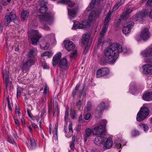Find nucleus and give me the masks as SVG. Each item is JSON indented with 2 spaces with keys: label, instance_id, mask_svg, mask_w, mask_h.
Instances as JSON below:
<instances>
[{
  "label": "nucleus",
  "instance_id": "obj_30",
  "mask_svg": "<svg viewBox=\"0 0 152 152\" xmlns=\"http://www.w3.org/2000/svg\"><path fill=\"white\" fill-rule=\"evenodd\" d=\"M29 15V12L27 10H23L21 13V18L23 20L26 19Z\"/></svg>",
  "mask_w": 152,
  "mask_h": 152
},
{
  "label": "nucleus",
  "instance_id": "obj_2",
  "mask_svg": "<svg viewBox=\"0 0 152 152\" xmlns=\"http://www.w3.org/2000/svg\"><path fill=\"white\" fill-rule=\"evenodd\" d=\"M94 143L96 145L100 146L101 145L103 146L104 149H107L110 148L112 146L113 142L112 138L109 137L107 139L101 136L96 137L94 141Z\"/></svg>",
  "mask_w": 152,
  "mask_h": 152
},
{
  "label": "nucleus",
  "instance_id": "obj_31",
  "mask_svg": "<svg viewBox=\"0 0 152 152\" xmlns=\"http://www.w3.org/2000/svg\"><path fill=\"white\" fill-rule=\"evenodd\" d=\"M96 12L95 10H93L91 12L88 17V20L90 21H92L94 19L96 16Z\"/></svg>",
  "mask_w": 152,
  "mask_h": 152
},
{
  "label": "nucleus",
  "instance_id": "obj_35",
  "mask_svg": "<svg viewBox=\"0 0 152 152\" xmlns=\"http://www.w3.org/2000/svg\"><path fill=\"white\" fill-rule=\"evenodd\" d=\"M10 16H8L7 15L5 16L4 21L6 26H8L11 21L13 20L11 19V18L10 17Z\"/></svg>",
  "mask_w": 152,
  "mask_h": 152
},
{
  "label": "nucleus",
  "instance_id": "obj_17",
  "mask_svg": "<svg viewBox=\"0 0 152 152\" xmlns=\"http://www.w3.org/2000/svg\"><path fill=\"white\" fill-rule=\"evenodd\" d=\"M137 91L136 82H132L130 84L129 92L133 95H135Z\"/></svg>",
  "mask_w": 152,
  "mask_h": 152
},
{
  "label": "nucleus",
  "instance_id": "obj_34",
  "mask_svg": "<svg viewBox=\"0 0 152 152\" xmlns=\"http://www.w3.org/2000/svg\"><path fill=\"white\" fill-rule=\"evenodd\" d=\"M145 13L144 12H140L136 13L135 15V17L139 19H143L145 17Z\"/></svg>",
  "mask_w": 152,
  "mask_h": 152
},
{
  "label": "nucleus",
  "instance_id": "obj_36",
  "mask_svg": "<svg viewBox=\"0 0 152 152\" xmlns=\"http://www.w3.org/2000/svg\"><path fill=\"white\" fill-rule=\"evenodd\" d=\"M96 2V0H92L89 6L87 8L86 10L88 11L91 10L94 7V5Z\"/></svg>",
  "mask_w": 152,
  "mask_h": 152
},
{
  "label": "nucleus",
  "instance_id": "obj_28",
  "mask_svg": "<svg viewBox=\"0 0 152 152\" xmlns=\"http://www.w3.org/2000/svg\"><path fill=\"white\" fill-rule=\"evenodd\" d=\"M111 19H109L108 17H106L104 22V26L102 30L107 31L109 25L110 21Z\"/></svg>",
  "mask_w": 152,
  "mask_h": 152
},
{
  "label": "nucleus",
  "instance_id": "obj_48",
  "mask_svg": "<svg viewBox=\"0 0 152 152\" xmlns=\"http://www.w3.org/2000/svg\"><path fill=\"white\" fill-rule=\"evenodd\" d=\"M69 116V112L68 110H66L64 116V121L65 122L67 123Z\"/></svg>",
  "mask_w": 152,
  "mask_h": 152
},
{
  "label": "nucleus",
  "instance_id": "obj_52",
  "mask_svg": "<svg viewBox=\"0 0 152 152\" xmlns=\"http://www.w3.org/2000/svg\"><path fill=\"white\" fill-rule=\"evenodd\" d=\"M91 117V115L90 113H87L84 116V119L86 120H89Z\"/></svg>",
  "mask_w": 152,
  "mask_h": 152
},
{
  "label": "nucleus",
  "instance_id": "obj_38",
  "mask_svg": "<svg viewBox=\"0 0 152 152\" xmlns=\"http://www.w3.org/2000/svg\"><path fill=\"white\" fill-rule=\"evenodd\" d=\"M124 1L125 0H120L117 4L114 5L113 7V9L115 10L117 9L120 6L124 3Z\"/></svg>",
  "mask_w": 152,
  "mask_h": 152
},
{
  "label": "nucleus",
  "instance_id": "obj_5",
  "mask_svg": "<svg viewBox=\"0 0 152 152\" xmlns=\"http://www.w3.org/2000/svg\"><path fill=\"white\" fill-rule=\"evenodd\" d=\"M149 113V110L147 107H142L137 114V120L139 122L142 121L147 117Z\"/></svg>",
  "mask_w": 152,
  "mask_h": 152
},
{
  "label": "nucleus",
  "instance_id": "obj_57",
  "mask_svg": "<svg viewBox=\"0 0 152 152\" xmlns=\"http://www.w3.org/2000/svg\"><path fill=\"white\" fill-rule=\"evenodd\" d=\"M12 134L15 138L16 139L18 138V136L16 132L14 131L12 132Z\"/></svg>",
  "mask_w": 152,
  "mask_h": 152
},
{
  "label": "nucleus",
  "instance_id": "obj_16",
  "mask_svg": "<svg viewBox=\"0 0 152 152\" xmlns=\"http://www.w3.org/2000/svg\"><path fill=\"white\" fill-rule=\"evenodd\" d=\"M132 11V9L129 8L127 9L123 14L121 16L119 19L120 22L122 20H125L129 17V14Z\"/></svg>",
  "mask_w": 152,
  "mask_h": 152
},
{
  "label": "nucleus",
  "instance_id": "obj_18",
  "mask_svg": "<svg viewBox=\"0 0 152 152\" xmlns=\"http://www.w3.org/2000/svg\"><path fill=\"white\" fill-rule=\"evenodd\" d=\"M77 10V8L76 7L72 9L68 8V14L70 20L73 19V18L76 16Z\"/></svg>",
  "mask_w": 152,
  "mask_h": 152
},
{
  "label": "nucleus",
  "instance_id": "obj_6",
  "mask_svg": "<svg viewBox=\"0 0 152 152\" xmlns=\"http://www.w3.org/2000/svg\"><path fill=\"white\" fill-rule=\"evenodd\" d=\"M150 34L147 28H145L141 32L140 34H137L135 36L136 40L138 41H140L143 40L146 41L150 37Z\"/></svg>",
  "mask_w": 152,
  "mask_h": 152
},
{
  "label": "nucleus",
  "instance_id": "obj_3",
  "mask_svg": "<svg viewBox=\"0 0 152 152\" xmlns=\"http://www.w3.org/2000/svg\"><path fill=\"white\" fill-rule=\"evenodd\" d=\"M40 20L43 25V28L45 30H50V28L47 25H51L53 21V17L50 14H47L46 15H43L40 17Z\"/></svg>",
  "mask_w": 152,
  "mask_h": 152
},
{
  "label": "nucleus",
  "instance_id": "obj_19",
  "mask_svg": "<svg viewBox=\"0 0 152 152\" xmlns=\"http://www.w3.org/2000/svg\"><path fill=\"white\" fill-rule=\"evenodd\" d=\"M94 132L93 130L90 128H87L85 130V134L84 135V140L85 142H86L89 137L91 136L93 134Z\"/></svg>",
  "mask_w": 152,
  "mask_h": 152
},
{
  "label": "nucleus",
  "instance_id": "obj_43",
  "mask_svg": "<svg viewBox=\"0 0 152 152\" xmlns=\"http://www.w3.org/2000/svg\"><path fill=\"white\" fill-rule=\"evenodd\" d=\"M140 126L145 132L148 131L149 129L148 126L146 124L141 123L140 124Z\"/></svg>",
  "mask_w": 152,
  "mask_h": 152
},
{
  "label": "nucleus",
  "instance_id": "obj_10",
  "mask_svg": "<svg viewBox=\"0 0 152 152\" xmlns=\"http://www.w3.org/2000/svg\"><path fill=\"white\" fill-rule=\"evenodd\" d=\"M109 74V69L105 67L99 69L97 72L96 77H100L108 75Z\"/></svg>",
  "mask_w": 152,
  "mask_h": 152
},
{
  "label": "nucleus",
  "instance_id": "obj_9",
  "mask_svg": "<svg viewBox=\"0 0 152 152\" xmlns=\"http://www.w3.org/2000/svg\"><path fill=\"white\" fill-rule=\"evenodd\" d=\"M48 3V2H45L43 0L41 1L40 3L39 12L40 13L42 14V15H40L39 18L40 16L43 15H46L47 14H49L52 16L50 13L47 12V11L48 9L47 7L46 6V4Z\"/></svg>",
  "mask_w": 152,
  "mask_h": 152
},
{
  "label": "nucleus",
  "instance_id": "obj_20",
  "mask_svg": "<svg viewBox=\"0 0 152 152\" xmlns=\"http://www.w3.org/2000/svg\"><path fill=\"white\" fill-rule=\"evenodd\" d=\"M106 109V106L104 102H102L99 104L96 108V112L97 113L101 114Z\"/></svg>",
  "mask_w": 152,
  "mask_h": 152
},
{
  "label": "nucleus",
  "instance_id": "obj_51",
  "mask_svg": "<svg viewBox=\"0 0 152 152\" xmlns=\"http://www.w3.org/2000/svg\"><path fill=\"white\" fill-rule=\"evenodd\" d=\"M21 90H22V88L19 86H18L17 88V97L18 96L20 95Z\"/></svg>",
  "mask_w": 152,
  "mask_h": 152
},
{
  "label": "nucleus",
  "instance_id": "obj_63",
  "mask_svg": "<svg viewBox=\"0 0 152 152\" xmlns=\"http://www.w3.org/2000/svg\"><path fill=\"white\" fill-rule=\"evenodd\" d=\"M14 121L15 123L16 124L17 126H19L20 125V124L19 123V121L18 119H15Z\"/></svg>",
  "mask_w": 152,
  "mask_h": 152
},
{
  "label": "nucleus",
  "instance_id": "obj_44",
  "mask_svg": "<svg viewBox=\"0 0 152 152\" xmlns=\"http://www.w3.org/2000/svg\"><path fill=\"white\" fill-rule=\"evenodd\" d=\"M8 141L10 143L12 144H15L16 143L12 138V137L10 135L8 136Z\"/></svg>",
  "mask_w": 152,
  "mask_h": 152
},
{
  "label": "nucleus",
  "instance_id": "obj_11",
  "mask_svg": "<svg viewBox=\"0 0 152 152\" xmlns=\"http://www.w3.org/2000/svg\"><path fill=\"white\" fill-rule=\"evenodd\" d=\"M35 64V62L34 60L30 59L24 62L22 66V69L23 71L27 72L29 69Z\"/></svg>",
  "mask_w": 152,
  "mask_h": 152
},
{
  "label": "nucleus",
  "instance_id": "obj_7",
  "mask_svg": "<svg viewBox=\"0 0 152 152\" xmlns=\"http://www.w3.org/2000/svg\"><path fill=\"white\" fill-rule=\"evenodd\" d=\"M29 36L31 37L32 44L35 45L37 44L39 39L41 35L37 30H32L29 34Z\"/></svg>",
  "mask_w": 152,
  "mask_h": 152
},
{
  "label": "nucleus",
  "instance_id": "obj_55",
  "mask_svg": "<svg viewBox=\"0 0 152 152\" xmlns=\"http://www.w3.org/2000/svg\"><path fill=\"white\" fill-rule=\"evenodd\" d=\"M15 107V112L16 113L18 114L19 115V114H20V109L19 108H18L16 105Z\"/></svg>",
  "mask_w": 152,
  "mask_h": 152
},
{
  "label": "nucleus",
  "instance_id": "obj_42",
  "mask_svg": "<svg viewBox=\"0 0 152 152\" xmlns=\"http://www.w3.org/2000/svg\"><path fill=\"white\" fill-rule=\"evenodd\" d=\"M79 88V86L77 84L75 88L74 89L73 91L72 92V95L73 97H74V96H75L76 95L77 91L78 90Z\"/></svg>",
  "mask_w": 152,
  "mask_h": 152
},
{
  "label": "nucleus",
  "instance_id": "obj_33",
  "mask_svg": "<svg viewBox=\"0 0 152 152\" xmlns=\"http://www.w3.org/2000/svg\"><path fill=\"white\" fill-rule=\"evenodd\" d=\"M73 22H74V24L72 28V29H81V23L77 21H73Z\"/></svg>",
  "mask_w": 152,
  "mask_h": 152
},
{
  "label": "nucleus",
  "instance_id": "obj_4",
  "mask_svg": "<svg viewBox=\"0 0 152 152\" xmlns=\"http://www.w3.org/2000/svg\"><path fill=\"white\" fill-rule=\"evenodd\" d=\"M107 122L106 119L102 120L100 123L93 128L96 135H104L105 134V126Z\"/></svg>",
  "mask_w": 152,
  "mask_h": 152
},
{
  "label": "nucleus",
  "instance_id": "obj_23",
  "mask_svg": "<svg viewBox=\"0 0 152 152\" xmlns=\"http://www.w3.org/2000/svg\"><path fill=\"white\" fill-rule=\"evenodd\" d=\"M58 3L67 4L70 7H74L75 5V3L73 1H70V0H61L58 1Z\"/></svg>",
  "mask_w": 152,
  "mask_h": 152
},
{
  "label": "nucleus",
  "instance_id": "obj_64",
  "mask_svg": "<svg viewBox=\"0 0 152 152\" xmlns=\"http://www.w3.org/2000/svg\"><path fill=\"white\" fill-rule=\"evenodd\" d=\"M152 0H148L147 2V4L148 5H150L151 4Z\"/></svg>",
  "mask_w": 152,
  "mask_h": 152
},
{
  "label": "nucleus",
  "instance_id": "obj_40",
  "mask_svg": "<svg viewBox=\"0 0 152 152\" xmlns=\"http://www.w3.org/2000/svg\"><path fill=\"white\" fill-rule=\"evenodd\" d=\"M8 16H10V17L11 18V19L14 22L16 20L17 18L14 12H11L10 14L8 15Z\"/></svg>",
  "mask_w": 152,
  "mask_h": 152
},
{
  "label": "nucleus",
  "instance_id": "obj_21",
  "mask_svg": "<svg viewBox=\"0 0 152 152\" xmlns=\"http://www.w3.org/2000/svg\"><path fill=\"white\" fill-rule=\"evenodd\" d=\"M61 56V52H59L56 54L53 59V66H56L58 63Z\"/></svg>",
  "mask_w": 152,
  "mask_h": 152
},
{
  "label": "nucleus",
  "instance_id": "obj_32",
  "mask_svg": "<svg viewBox=\"0 0 152 152\" xmlns=\"http://www.w3.org/2000/svg\"><path fill=\"white\" fill-rule=\"evenodd\" d=\"M81 28L85 29L90 26V23L86 20L83 21L81 24Z\"/></svg>",
  "mask_w": 152,
  "mask_h": 152
},
{
  "label": "nucleus",
  "instance_id": "obj_58",
  "mask_svg": "<svg viewBox=\"0 0 152 152\" xmlns=\"http://www.w3.org/2000/svg\"><path fill=\"white\" fill-rule=\"evenodd\" d=\"M83 120L82 119V116L81 115H80L78 118V122L79 124L83 123Z\"/></svg>",
  "mask_w": 152,
  "mask_h": 152
},
{
  "label": "nucleus",
  "instance_id": "obj_59",
  "mask_svg": "<svg viewBox=\"0 0 152 152\" xmlns=\"http://www.w3.org/2000/svg\"><path fill=\"white\" fill-rule=\"evenodd\" d=\"M69 132H73L72 128V123H70L69 125Z\"/></svg>",
  "mask_w": 152,
  "mask_h": 152
},
{
  "label": "nucleus",
  "instance_id": "obj_27",
  "mask_svg": "<svg viewBox=\"0 0 152 152\" xmlns=\"http://www.w3.org/2000/svg\"><path fill=\"white\" fill-rule=\"evenodd\" d=\"M90 38V35L88 33L84 34L82 36V43L83 45H85L89 41Z\"/></svg>",
  "mask_w": 152,
  "mask_h": 152
},
{
  "label": "nucleus",
  "instance_id": "obj_26",
  "mask_svg": "<svg viewBox=\"0 0 152 152\" xmlns=\"http://www.w3.org/2000/svg\"><path fill=\"white\" fill-rule=\"evenodd\" d=\"M114 144H115V147L119 149L121 148L122 145H126V142L125 143H123V140H121V139L118 138V140H115L114 142Z\"/></svg>",
  "mask_w": 152,
  "mask_h": 152
},
{
  "label": "nucleus",
  "instance_id": "obj_12",
  "mask_svg": "<svg viewBox=\"0 0 152 152\" xmlns=\"http://www.w3.org/2000/svg\"><path fill=\"white\" fill-rule=\"evenodd\" d=\"M134 23L132 21L127 22L124 27L123 29V32L125 35L129 33L133 27Z\"/></svg>",
  "mask_w": 152,
  "mask_h": 152
},
{
  "label": "nucleus",
  "instance_id": "obj_47",
  "mask_svg": "<svg viewBox=\"0 0 152 152\" xmlns=\"http://www.w3.org/2000/svg\"><path fill=\"white\" fill-rule=\"evenodd\" d=\"M59 113V110L58 107V104L57 102L56 103L55 109L54 110L53 115L54 116L55 114H58Z\"/></svg>",
  "mask_w": 152,
  "mask_h": 152
},
{
  "label": "nucleus",
  "instance_id": "obj_1",
  "mask_svg": "<svg viewBox=\"0 0 152 152\" xmlns=\"http://www.w3.org/2000/svg\"><path fill=\"white\" fill-rule=\"evenodd\" d=\"M123 52L124 53H129V50L126 48H122V46L119 43H114L108 47L104 51L105 59L103 64L109 62L113 63L119 56V53Z\"/></svg>",
  "mask_w": 152,
  "mask_h": 152
},
{
  "label": "nucleus",
  "instance_id": "obj_49",
  "mask_svg": "<svg viewBox=\"0 0 152 152\" xmlns=\"http://www.w3.org/2000/svg\"><path fill=\"white\" fill-rule=\"evenodd\" d=\"M91 109V103L90 102H87V112L90 111Z\"/></svg>",
  "mask_w": 152,
  "mask_h": 152
},
{
  "label": "nucleus",
  "instance_id": "obj_50",
  "mask_svg": "<svg viewBox=\"0 0 152 152\" xmlns=\"http://www.w3.org/2000/svg\"><path fill=\"white\" fill-rule=\"evenodd\" d=\"M90 44L88 43L86 47H85V50L84 51L83 53L85 54H86L88 51L89 50L90 48Z\"/></svg>",
  "mask_w": 152,
  "mask_h": 152
},
{
  "label": "nucleus",
  "instance_id": "obj_62",
  "mask_svg": "<svg viewBox=\"0 0 152 152\" xmlns=\"http://www.w3.org/2000/svg\"><path fill=\"white\" fill-rule=\"evenodd\" d=\"M75 136H73L72 138V141L70 142L72 143H75Z\"/></svg>",
  "mask_w": 152,
  "mask_h": 152
},
{
  "label": "nucleus",
  "instance_id": "obj_45",
  "mask_svg": "<svg viewBox=\"0 0 152 152\" xmlns=\"http://www.w3.org/2000/svg\"><path fill=\"white\" fill-rule=\"evenodd\" d=\"M53 55V53H52L50 52L46 51L42 54V56H47L48 57H50L51 56Z\"/></svg>",
  "mask_w": 152,
  "mask_h": 152
},
{
  "label": "nucleus",
  "instance_id": "obj_25",
  "mask_svg": "<svg viewBox=\"0 0 152 152\" xmlns=\"http://www.w3.org/2000/svg\"><path fill=\"white\" fill-rule=\"evenodd\" d=\"M67 62L65 58H62L59 62V66L60 68H64L67 67Z\"/></svg>",
  "mask_w": 152,
  "mask_h": 152
},
{
  "label": "nucleus",
  "instance_id": "obj_41",
  "mask_svg": "<svg viewBox=\"0 0 152 152\" xmlns=\"http://www.w3.org/2000/svg\"><path fill=\"white\" fill-rule=\"evenodd\" d=\"M35 54V50L34 49H31L28 53V56L30 58L34 57Z\"/></svg>",
  "mask_w": 152,
  "mask_h": 152
},
{
  "label": "nucleus",
  "instance_id": "obj_60",
  "mask_svg": "<svg viewBox=\"0 0 152 152\" xmlns=\"http://www.w3.org/2000/svg\"><path fill=\"white\" fill-rule=\"evenodd\" d=\"M75 143H70V147L71 149L73 150L75 148Z\"/></svg>",
  "mask_w": 152,
  "mask_h": 152
},
{
  "label": "nucleus",
  "instance_id": "obj_46",
  "mask_svg": "<svg viewBox=\"0 0 152 152\" xmlns=\"http://www.w3.org/2000/svg\"><path fill=\"white\" fill-rule=\"evenodd\" d=\"M106 31H104L102 30L101 32L100 33L99 37L98 38V39L102 40V38L103 37L104 33L106 32Z\"/></svg>",
  "mask_w": 152,
  "mask_h": 152
},
{
  "label": "nucleus",
  "instance_id": "obj_13",
  "mask_svg": "<svg viewBox=\"0 0 152 152\" xmlns=\"http://www.w3.org/2000/svg\"><path fill=\"white\" fill-rule=\"evenodd\" d=\"M64 45L65 49L69 51L73 50L75 48V44L69 40H65L64 42Z\"/></svg>",
  "mask_w": 152,
  "mask_h": 152
},
{
  "label": "nucleus",
  "instance_id": "obj_37",
  "mask_svg": "<svg viewBox=\"0 0 152 152\" xmlns=\"http://www.w3.org/2000/svg\"><path fill=\"white\" fill-rule=\"evenodd\" d=\"M70 115L73 119H75L77 117L76 111L74 110L71 109L70 111Z\"/></svg>",
  "mask_w": 152,
  "mask_h": 152
},
{
  "label": "nucleus",
  "instance_id": "obj_54",
  "mask_svg": "<svg viewBox=\"0 0 152 152\" xmlns=\"http://www.w3.org/2000/svg\"><path fill=\"white\" fill-rule=\"evenodd\" d=\"M48 96L47 95H43L42 96V97L41 98V99L42 100V102L45 103L46 102V97H48Z\"/></svg>",
  "mask_w": 152,
  "mask_h": 152
},
{
  "label": "nucleus",
  "instance_id": "obj_22",
  "mask_svg": "<svg viewBox=\"0 0 152 152\" xmlns=\"http://www.w3.org/2000/svg\"><path fill=\"white\" fill-rule=\"evenodd\" d=\"M142 99L146 101H150L152 100V92H146L143 94Z\"/></svg>",
  "mask_w": 152,
  "mask_h": 152
},
{
  "label": "nucleus",
  "instance_id": "obj_8",
  "mask_svg": "<svg viewBox=\"0 0 152 152\" xmlns=\"http://www.w3.org/2000/svg\"><path fill=\"white\" fill-rule=\"evenodd\" d=\"M141 56L145 58V61L147 63H150L152 64V58L147 59V58L152 57V48H147L140 53Z\"/></svg>",
  "mask_w": 152,
  "mask_h": 152
},
{
  "label": "nucleus",
  "instance_id": "obj_14",
  "mask_svg": "<svg viewBox=\"0 0 152 152\" xmlns=\"http://www.w3.org/2000/svg\"><path fill=\"white\" fill-rule=\"evenodd\" d=\"M2 74L3 79L5 83V89L7 90L9 79V72L6 70H4L3 71Z\"/></svg>",
  "mask_w": 152,
  "mask_h": 152
},
{
  "label": "nucleus",
  "instance_id": "obj_24",
  "mask_svg": "<svg viewBox=\"0 0 152 152\" xmlns=\"http://www.w3.org/2000/svg\"><path fill=\"white\" fill-rule=\"evenodd\" d=\"M30 145L29 148L31 150L36 149L37 147V143L35 140L32 138H31L30 140Z\"/></svg>",
  "mask_w": 152,
  "mask_h": 152
},
{
  "label": "nucleus",
  "instance_id": "obj_29",
  "mask_svg": "<svg viewBox=\"0 0 152 152\" xmlns=\"http://www.w3.org/2000/svg\"><path fill=\"white\" fill-rule=\"evenodd\" d=\"M49 46L50 44L45 39L42 40L40 44L41 48L44 50L48 49Z\"/></svg>",
  "mask_w": 152,
  "mask_h": 152
},
{
  "label": "nucleus",
  "instance_id": "obj_61",
  "mask_svg": "<svg viewBox=\"0 0 152 152\" xmlns=\"http://www.w3.org/2000/svg\"><path fill=\"white\" fill-rule=\"evenodd\" d=\"M31 125L32 127H34V129H36L38 128L37 125L34 123L31 122Z\"/></svg>",
  "mask_w": 152,
  "mask_h": 152
},
{
  "label": "nucleus",
  "instance_id": "obj_39",
  "mask_svg": "<svg viewBox=\"0 0 152 152\" xmlns=\"http://www.w3.org/2000/svg\"><path fill=\"white\" fill-rule=\"evenodd\" d=\"M49 88L47 84H45L44 86V90L43 94L44 95H47L48 96L49 95Z\"/></svg>",
  "mask_w": 152,
  "mask_h": 152
},
{
  "label": "nucleus",
  "instance_id": "obj_56",
  "mask_svg": "<svg viewBox=\"0 0 152 152\" xmlns=\"http://www.w3.org/2000/svg\"><path fill=\"white\" fill-rule=\"evenodd\" d=\"M76 54V51L75 50H74L73 52L71 54L70 56V57L71 58H72L74 57L75 55Z\"/></svg>",
  "mask_w": 152,
  "mask_h": 152
},
{
  "label": "nucleus",
  "instance_id": "obj_15",
  "mask_svg": "<svg viewBox=\"0 0 152 152\" xmlns=\"http://www.w3.org/2000/svg\"><path fill=\"white\" fill-rule=\"evenodd\" d=\"M143 73L144 74L150 75L152 74V65L151 64H145L143 66Z\"/></svg>",
  "mask_w": 152,
  "mask_h": 152
},
{
  "label": "nucleus",
  "instance_id": "obj_53",
  "mask_svg": "<svg viewBox=\"0 0 152 152\" xmlns=\"http://www.w3.org/2000/svg\"><path fill=\"white\" fill-rule=\"evenodd\" d=\"M132 134L133 136H134L139 134V132L136 130H134L132 132Z\"/></svg>",
  "mask_w": 152,
  "mask_h": 152
}]
</instances>
